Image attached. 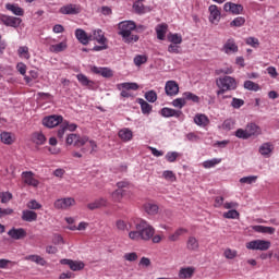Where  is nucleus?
<instances>
[{
	"instance_id": "58",
	"label": "nucleus",
	"mask_w": 279,
	"mask_h": 279,
	"mask_svg": "<svg viewBox=\"0 0 279 279\" xmlns=\"http://www.w3.org/2000/svg\"><path fill=\"white\" fill-rule=\"evenodd\" d=\"M231 106L232 108H235V110H239V108L245 106V100L241 98H232Z\"/></svg>"
},
{
	"instance_id": "7",
	"label": "nucleus",
	"mask_w": 279,
	"mask_h": 279,
	"mask_svg": "<svg viewBox=\"0 0 279 279\" xmlns=\"http://www.w3.org/2000/svg\"><path fill=\"white\" fill-rule=\"evenodd\" d=\"M221 51L227 56H232V53H239V45H236V40L234 38H229L222 46Z\"/></svg>"
},
{
	"instance_id": "11",
	"label": "nucleus",
	"mask_w": 279,
	"mask_h": 279,
	"mask_svg": "<svg viewBox=\"0 0 279 279\" xmlns=\"http://www.w3.org/2000/svg\"><path fill=\"white\" fill-rule=\"evenodd\" d=\"M165 93L168 97H175L180 93V85L175 81H168L165 85Z\"/></svg>"
},
{
	"instance_id": "18",
	"label": "nucleus",
	"mask_w": 279,
	"mask_h": 279,
	"mask_svg": "<svg viewBox=\"0 0 279 279\" xmlns=\"http://www.w3.org/2000/svg\"><path fill=\"white\" fill-rule=\"evenodd\" d=\"M92 73H95V75H101V77H112L114 73L110 68H99V66H92L90 68Z\"/></svg>"
},
{
	"instance_id": "2",
	"label": "nucleus",
	"mask_w": 279,
	"mask_h": 279,
	"mask_svg": "<svg viewBox=\"0 0 279 279\" xmlns=\"http://www.w3.org/2000/svg\"><path fill=\"white\" fill-rule=\"evenodd\" d=\"M135 31L136 23L134 21H122L118 24V36H121L126 45L138 43V35L132 34Z\"/></svg>"
},
{
	"instance_id": "46",
	"label": "nucleus",
	"mask_w": 279,
	"mask_h": 279,
	"mask_svg": "<svg viewBox=\"0 0 279 279\" xmlns=\"http://www.w3.org/2000/svg\"><path fill=\"white\" fill-rule=\"evenodd\" d=\"M0 138L2 143H4V145H12V143H14V138H12V134L8 132H2L0 134Z\"/></svg>"
},
{
	"instance_id": "51",
	"label": "nucleus",
	"mask_w": 279,
	"mask_h": 279,
	"mask_svg": "<svg viewBox=\"0 0 279 279\" xmlns=\"http://www.w3.org/2000/svg\"><path fill=\"white\" fill-rule=\"evenodd\" d=\"M112 202L121 203L123 199V190H116L111 193Z\"/></svg>"
},
{
	"instance_id": "55",
	"label": "nucleus",
	"mask_w": 279,
	"mask_h": 279,
	"mask_svg": "<svg viewBox=\"0 0 279 279\" xmlns=\"http://www.w3.org/2000/svg\"><path fill=\"white\" fill-rule=\"evenodd\" d=\"M26 206L29 210H40V208H43V205H40L36 199L29 201Z\"/></svg>"
},
{
	"instance_id": "19",
	"label": "nucleus",
	"mask_w": 279,
	"mask_h": 279,
	"mask_svg": "<svg viewBox=\"0 0 279 279\" xmlns=\"http://www.w3.org/2000/svg\"><path fill=\"white\" fill-rule=\"evenodd\" d=\"M118 136L123 143H130L134 138V133L132 130L123 128L118 132Z\"/></svg>"
},
{
	"instance_id": "30",
	"label": "nucleus",
	"mask_w": 279,
	"mask_h": 279,
	"mask_svg": "<svg viewBox=\"0 0 279 279\" xmlns=\"http://www.w3.org/2000/svg\"><path fill=\"white\" fill-rule=\"evenodd\" d=\"M274 151V144L271 142H266L259 146V154L262 156H270Z\"/></svg>"
},
{
	"instance_id": "28",
	"label": "nucleus",
	"mask_w": 279,
	"mask_h": 279,
	"mask_svg": "<svg viewBox=\"0 0 279 279\" xmlns=\"http://www.w3.org/2000/svg\"><path fill=\"white\" fill-rule=\"evenodd\" d=\"M167 29H169V25L166 23L158 24L155 28L158 40H165V36H167Z\"/></svg>"
},
{
	"instance_id": "8",
	"label": "nucleus",
	"mask_w": 279,
	"mask_h": 279,
	"mask_svg": "<svg viewBox=\"0 0 279 279\" xmlns=\"http://www.w3.org/2000/svg\"><path fill=\"white\" fill-rule=\"evenodd\" d=\"M60 14L75 15L82 12V5L69 3L59 9Z\"/></svg>"
},
{
	"instance_id": "52",
	"label": "nucleus",
	"mask_w": 279,
	"mask_h": 279,
	"mask_svg": "<svg viewBox=\"0 0 279 279\" xmlns=\"http://www.w3.org/2000/svg\"><path fill=\"white\" fill-rule=\"evenodd\" d=\"M178 158H180V153H178V151H168L166 154V160L168 162H175V160H178Z\"/></svg>"
},
{
	"instance_id": "62",
	"label": "nucleus",
	"mask_w": 279,
	"mask_h": 279,
	"mask_svg": "<svg viewBox=\"0 0 279 279\" xmlns=\"http://www.w3.org/2000/svg\"><path fill=\"white\" fill-rule=\"evenodd\" d=\"M246 45H248L250 47H254L256 49V47H258V45H260V41H258V38L255 37H248L245 39Z\"/></svg>"
},
{
	"instance_id": "35",
	"label": "nucleus",
	"mask_w": 279,
	"mask_h": 279,
	"mask_svg": "<svg viewBox=\"0 0 279 279\" xmlns=\"http://www.w3.org/2000/svg\"><path fill=\"white\" fill-rule=\"evenodd\" d=\"M32 141L35 145H45V143H47V137L43 132H35L32 135Z\"/></svg>"
},
{
	"instance_id": "60",
	"label": "nucleus",
	"mask_w": 279,
	"mask_h": 279,
	"mask_svg": "<svg viewBox=\"0 0 279 279\" xmlns=\"http://www.w3.org/2000/svg\"><path fill=\"white\" fill-rule=\"evenodd\" d=\"M1 204H8L12 199V193L10 192H1L0 193Z\"/></svg>"
},
{
	"instance_id": "32",
	"label": "nucleus",
	"mask_w": 279,
	"mask_h": 279,
	"mask_svg": "<svg viewBox=\"0 0 279 279\" xmlns=\"http://www.w3.org/2000/svg\"><path fill=\"white\" fill-rule=\"evenodd\" d=\"M181 116H182V111L180 110H175L167 107L161 109V117H166V118L175 117L177 119H179V117Z\"/></svg>"
},
{
	"instance_id": "15",
	"label": "nucleus",
	"mask_w": 279,
	"mask_h": 279,
	"mask_svg": "<svg viewBox=\"0 0 279 279\" xmlns=\"http://www.w3.org/2000/svg\"><path fill=\"white\" fill-rule=\"evenodd\" d=\"M208 10L210 23H219L221 21V10L219 7H217V4H211Z\"/></svg>"
},
{
	"instance_id": "1",
	"label": "nucleus",
	"mask_w": 279,
	"mask_h": 279,
	"mask_svg": "<svg viewBox=\"0 0 279 279\" xmlns=\"http://www.w3.org/2000/svg\"><path fill=\"white\" fill-rule=\"evenodd\" d=\"M156 234V229L147 220L141 219L135 225V230L129 232L131 241H151Z\"/></svg>"
},
{
	"instance_id": "63",
	"label": "nucleus",
	"mask_w": 279,
	"mask_h": 279,
	"mask_svg": "<svg viewBox=\"0 0 279 279\" xmlns=\"http://www.w3.org/2000/svg\"><path fill=\"white\" fill-rule=\"evenodd\" d=\"M124 260H128L129 263H134V260H138V254L136 253H125L124 254Z\"/></svg>"
},
{
	"instance_id": "37",
	"label": "nucleus",
	"mask_w": 279,
	"mask_h": 279,
	"mask_svg": "<svg viewBox=\"0 0 279 279\" xmlns=\"http://www.w3.org/2000/svg\"><path fill=\"white\" fill-rule=\"evenodd\" d=\"M17 56L19 58H22V60H29V58H32V54L29 53V47L27 46L19 47Z\"/></svg>"
},
{
	"instance_id": "36",
	"label": "nucleus",
	"mask_w": 279,
	"mask_h": 279,
	"mask_svg": "<svg viewBox=\"0 0 279 279\" xmlns=\"http://www.w3.org/2000/svg\"><path fill=\"white\" fill-rule=\"evenodd\" d=\"M168 43H171L172 45H182V35L178 33H169L167 35Z\"/></svg>"
},
{
	"instance_id": "50",
	"label": "nucleus",
	"mask_w": 279,
	"mask_h": 279,
	"mask_svg": "<svg viewBox=\"0 0 279 279\" xmlns=\"http://www.w3.org/2000/svg\"><path fill=\"white\" fill-rule=\"evenodd\" d=\"M162 178H165V180H167L168 182H175V180H178V178L175 177V173H173V171L171 170L163 171Z\"/></svg>"
},
{
	"instance_id": "40",
	"label": "nucleus",
	"mask_w": 279,
	"mask_h": 279,
	"mask_svg": "<svg viewBox=\"0 0 279 279\" xmlns=\"http://www.w3.org/2000/svg\"><path fill=\"white\" fill-rule=\"evenodd\" d=\"M137 104H140L143 114H149V112H151L153 107L149 102L145 101V99L138 98Z\"/></svg>"
},
{
	"instance_id": "57",
	"label": "nucleus",
	"mask_w": 279,
	"mask_h": 279,
	"mask_svg": "<svg viewBox=\"0 0 279 279\" xmlns=\"http://www.w3.org/2000/svg\"><path fill=\"white\" fill-rule=\"evenodd\" d=\"M172 106H173L174 108H179L180 110H182V108L186 106V101L184 100V97H182V98H175V99L172 101Z\"/></svg>"
},
{
	"instance_id": "41",
	"label": "nucleus",
	"mask_w": 279,
	"mask_h": 279,
	"mask_svg": "<svg viewBox=\"0 0 279 279\" xmlns=\"http://www.w3.org/2000/svg\"><path fill=\"white\" fill-rule=\"evenodd\" d=\"M144 209L145 213H147V215H158V205L154 204V203H146L144 205Z\"/></svg>"
},
{
	"instance_id": "16",
	"label": "nucleus",
	"mask_w": 279,
	"mask_h": 279,
	"mask_svg": "<svg viewBox=\"0 0 279 279\" xmlns=\"http://www.w3.org/2000/svg\"><path fill=\"white\" fill-rule=\"evenodd\" d=\"M119 88H123L121 92V97L130 98L132 97V94L128 90H138V85L136 83H122L119 85Z\"/></svg>"
},
{
	"instance_id": "39",
	"label": "nucleus",
	"mask_w": 279,
	"mask_h": 279,
	"mask_svg": "<svg viewBox=\"0 0 279 279\" xmlns=\"http://www.w3.org/2000/svg\"><path fill=\"white\" fill-rule=\"evenodd\" d=\"M25 260H31L32 263H36V265H40L41 267H45V265H47V260L40 257V255H28L25 257Z\"/></svg>"
},
{
	"instance_id": "47",
	"label": "nucleus",
	"mask_w": 279,
	"mask_h": 279,
	"mask_svg": "<svg viewBox=\"0 0 279 279\" xmlns=\"http://www.w3.org/2000/svg\"><path fill=\"white\" fill-rule=\"evenodd\" d=\"M243 25H245V17L243 16H238L230 22V27H243Z\"/></svg>"
},
{
	"instance_id": "14",
	"label": "nucleus",
	"mask_w": 279,
	"mask_h": 279,
	"mask_svg": "<svg viewBox=\"0 0 279 279\" xmlns=\"http://www.w3.org/2000/svg\"><path fill=\"white\" fill-rule=\"evenodd\" d=\"M225 12H229L230 14H243V4H236L233 2H227L223 4Z\"/></svg>"
},
{
	"instance_id": "29",
	"label": "nucleus",
	"mask_w": 279,
	"mask_h": 279,
	"mask_svg": "<svg viewBox=\"0 0 279 279\" xmlns=\"http://www.w3.org/2000/svg\"><path fill=\"white\" fill-rule=\"evenodd\" d=\"M186 232H189L187 229L179 228L168 236V241H170L171 243H175V241H180V236L186 234Z\"/></svg>"
},
{
	"instance_id": "43",
	"label": "nucleus",
	"mask_w": 279,
	"mask_h": 279,
	"mask_svg": "<svg viewBox=\"0 0 279 279\" xmlns=\"http://www.w3.org/2000/svg\"><path fill=\"white\" fill-rule=\"evenodd\" d=\"M144 97L149 104H156V101H158V94H156L154 89L146 92Z\"/></svg>"
},
{
	"instance_id": "42",
	"label": "nucleus",
	"mask_w": 279,
	"mask_h": 279,
	"mask_svg": "<svg viewBox=\"0 0 279 279\" xmlns=\"http://www.w3.org/2000/svg\"><path fill=\"white\" fill-rule=\"evenodd\" d=\"M183 99H184V101H193V104H199V96H197L191 92H184Z\"/></svg>"
},
{
	"instance_id": "64",
	"label": "nucleus",
	"mask_w": 279,
	"mask_h": 279,
	"mask_svg": "<svg viewBox=\"0 0 279 279\" xmlns=\"http://www.w3.org/2000/svg\"><path fill=\"white\" fill-rule=\"evenodd\" d=\"M16 71H19V73H21L22 75H26L27 73V65L23 62H19L16 64Z\"/></svg>"
},
{
	"instance_id": "27",
	"label": "nucleus",
	"mask_w": 279,
	"mask_h": 279,
	"mask_svg": "<svg viewBox=\"0 0 279 279\" xmlns=\"http://www.w3.org/2000/svg\"><path fill=\"white\" fill-rule=\"evenodd\" d=\"M75 36L76 39L82 44V45H88L90 37L86 34V32L82 28H77L75 31Z\"/></svg>"
},
{
	"instance_id": "4",
	"label": "nucleus",
	"mask_w": 279,
	"mask_h": 279,
	"mask_svg": "<svg viewBox=\"0 0 279 279\" xmlns=\"http://www.w3.org/2000/svg\"><path fill=\"white\" fill-rule=\"evenodd\" d=\"M216 86H218L219 90L217 92V95H223L225 93H228V90H236L238 84L236 80L232 76H223L219 77L216 81Z\"/></svg>"
},
{
	"instance_id": "26",
	"label": "nucleus",
	"mask_w": 279,
	"mask_h": 279,
	"mask_svg": "<svg viewBox=\"0 0 279 279\" xmlns=\"http://www.w3.org/2000/svg\"><path fill=\"white\" fill-rule=\"evenodd\" d=\"M252 230H254V232H258L259 234H274L276 232V228L260 225L253 226Z\"/></svg>"
},
{
	"instance_id": "34",
	"label": "nucleus",
	"mask_w": 279,
	"mask_h": 279,
	"mask_svg": "<svg viewBox=\"0 0 279 279\" xmlns=\"http://www.w3.org/2000/svg\"><path fill=\"white\" fill-rule=\"evenodd\" d=\"M76 80L80 82L82 86H87V88H93V86H95V82L88 80V76L85 74H77Z\"/></svg>"
},
{
	"instance_id": "3",
	"label": "nucleus",
	"mask_w": 279,
	"mask_h": 279,
	"mask_svg": "<svg viewBox=\"0 0 279 279\" xmlns=\"http://www.w3.org/2000/svg\"><path fill=\"white\" fill-rule=\"evenodd\" d=\"M66 145H73L74 147H83V145H90L92 151H95V147H97V142L88 138V136L80 134L71 133L66 136L65 140Z\"/></svg>"
},
{
	"instance_id": "54",
	"label": "nucleus",
	"mask_w": 279,
	"mask_h": 279,
	"mask_svg": "<svg viewBox=\"0 0 279 279\" xmlns=\"http://www.w3.org/2000/svg\"><path fill=\"white\" fill-rule=\"evenodd\" d=\"M258 180L257 175H250V177H244L240 179L241 184H254Z\"/></svg>"
},
{
	"instance_id": "10",
	"label": "nucleus",
	"mask_w": 279,
	"mask_h": 279,
	"mask_svg": "<svg viewBox=\"0 0 279 279\" xmlns=\"http://www.w3.org/2000/svg\"><path fill=\"white\" fill-rule=\"evenodd\" d=\"M71 206H75V198L73 197L60 198L54 202V208L58 210H66Z\"/></svg>"
},
{
	"instance_id": "53",
	"label": "nucleus",
	"mask_w": 279,
	"mask_h": 279,
	"mask_svg": "<svg viewBox=\"0 0 279 279\" xmlns=\"http://www.w3.org/2000/svg\"><path fill=\"white\" fill-rule=\"evenodd\" d=\"M235 136L236 138H242L243 141H247V138H250V135L247 133V129H238L235 131Z\"/></svg>"
},
{
	"instance_id": "49",
	"label": "nucleus",
	"mask_w": 279,
	"mask_h": 279,
	"mask_svg": "<svg viewBox=\"0 0 279 279\" xmlns=\"http://www.w3.org/2000/svg\"><path fill=\"white\" fill-rule=\"evenodd\" d=\"M220 162H221V159L214 158V159L204 161L203 167L205 169H213V167H215L216 165H219Z\"/></svg>"
},
{
	"instance_id": "5",
	"label": "nucleus",
	"mask_w": 279,
	"mask_h": 279,
	"mask_svg": "<svg viewBox=\"0 0 279 279\" xmlns=\"http://www.w3.org/2000/svg\"><path fill=\"white\" fill-rule=\"evenodd\" d=\"M246 250L267 252L271 247V242L267 240H253L246 243Z\"/></svg>"
},
{
	"instance_id": "56",
	"label": "nucleus",
	"mask_w": 279,
	"mask_h": 279,
	"mask_svg": "<svg viewBox=\"0 0 279 279\" xmlns=\"http://www.w3.org/2000/svg\"><path fill=\"white\" fill-rule=\"evenodd\" d=\"M168 52L169 53H182V47H180V45L178 44H170L168 46Z\"/></svg>"
},
{
	"instance_id": "6",
	"label": "nucleus",
	"mask_w": 279,
	"mask_h": 279,
	"mask_svg": "<svg viewBox=\"0 0 279 279\" xmlns=\"http://www.w3.org/2000/svg\"><path fill=\"white\" fill-rule=\"evenodd\" d=\"M64 118L62 116H58V114H52V116H48L45 117L43 119V125H45V128H57V125H60V123H63Z\"/></svg>"
},
{
	"instance_id": "21",
	"label": "nucleus",
	"mask_w": 279,
	"mask_h": 279,
	"mask_svg": "<svg viewBox=\"0 0 279 279\" xmlns=\"http://www.w3.org/2000/svg\"><path fill=\"white\" fill-rule=\"evenodd\" d=\"M246 132L248 138H252V136H260V134H263V130L256 123H248L246 125Z\"/></svg>"
},
{
	"instance_id": "44",
	"label": "nucleus",
	"mask_w": 279,
	"mask_h": 279,
	"mask_svg": "<svg viewBox=\"0 0 279 279\" xmlns=\"http://www.w3.org/2000/svg\"><path fill=\"white\" fill-rule=\"evenodd\" d=\"M244 88H246V90H254V93H258V90H260V85L253 81H245Z\"/></svg>"
},
{
	"instance_id": "9",
	"label": "nucleus",
	"mask_w": 279,
	"mask_h": 279,
	"mask_svg": "<svg viewBox=\"0 0 279 279\" xmlns=\"http://www.w3.org/2000/svg\"><path fill=\"white\" fill-rule=\"evenodd\" d=\"M0 21L7 27H14V28L19 27L21 23H23V20L21 17H14L10 15H1Z\"/></svg>"
},
{
	"instance_id": "45",
	"label": "nucleus",
	"mask_w": 279,
	"mask_h": 279,
	"mask_svg": "<svg viewBox=\"0 0 279 279\" xmlns=\"http://www.w3.org/2000/svg\"><path fill=\"white\" fill-rule=\"evenodd\" d=\"M223 256L228 260H234V258H236V256H239V252L236 250L226 248L223 252Z\"/></svg>"
},
{
	"instance_id": "22",
	"label": "nucleus",
	"mask_w": 279,
	"mask_h": 279,
	"mask_svg": "<svg viewBox=\"0 0 279 279\" xmlns=\"http://www.w3.org/2000/svg\"><path fill=\"white\" fill-rule=\"evenodd\" d=\"M5 10H8L9 12H12V14H14L15 16H24L25 15V10H23V8H21L16 3H7Z\"/></svg>"
},
{
	"instance_id": "13",
	"label": "nucleus",
	"mask_w": 279,
	"mask_h": 279,
	"mask_svg": "<svg viewBox=\"0 0 279 279\" xmlns=\"http://www.w3.org/2000/svg\"><path fill=\"white\" fill-rule=\"evenodd\" d=\"M61 265H68L72 271H82L84 269L85 264L84 262H77L73 259H61L60 260Z\"/></svg>"
},
{
	"instance_id": "25",
	"label": "nucleus",
	"mask_w": 279,
	"mask_h": 279,
	"mask_svg": "<svg viewBox=\"0 0 279 279\" xmlns=\"http://www.w3.org/2000/svg\"><path fill=\"white\" fill-rule=\"evenodd\" d=\"M106 206H108V199H106V198H98V199L94 201L93 203H89L87 205V208L89 210H97V208H104Z\"/></svg>"
},
{
	"instance_id": "59",
	"label": "nucleus",
	"mask_w": 279,
	"mask_h": 279,
	"mask_svg": "<svg viewBox=\"0 0 279 279\" xmlns=\"http://www.w3.org/2000/svg\"><path fill=\"white\" fill-rule=\"evenodd\" d=\"M222 217L225 219H238L239 213L235 209H231L227 213H223Z\"/></svg>"
},
{
	"instance_id": "61",
	"label": "nucleus",
	"mask_w": 279,
	"mask_h": 279,
	"mask_svg": "<svg viewBox=\"0 0 279 279\" xmlns=\"http://www.w3.org/2000/svg\"><path fill=\"white\" fill-rule=\"evenodd\" d=\"M133 10H135L137 14H145V5L143 2H134Z\"/></svg>"
},
{
	"instance_id": "17",
	"label": "nucleus",
	"mask_w": 279,
	"mask_h": 279,
	"mask_svg": "<svg viewBox=\"0 0 279 279\" xmlns=\"http://www.w3.org/2000/svg\"><path fill=\"white\" fill-rule=\"evenodd\" d=\"M8 235L11 239H14V241H21V239H25V236H27V231H25L23 228H12L8 231Z\"/></svg>"
},
{
	"instance_id": "20",
	"label": "nucleus",
	"mask_w": 279,
	"mask_h": 279,
	"mask_svg": "<svg viewBox=\"0 0 279 279\" xmlns=\"http://www.w3.org/2000/svg\"><path fill=\"white\" fill-rule=\"evenodd\" d=\"M195 276V267L189 266V267H182L179 270V278L180 279H191Z\"/></svg>"
},
{
	"instance_id": "48",
	"label": "nucleus",
	"mask_w": 279,
	"mask_h": 279,
	"mask_svg": "<svg viewBox=\"0 0 279 279\" xmlns=\"http://www.w3.org/2000/svg\"><path fill=\"white\" fill-rule=\"evenodd\" d=\"M133 62H134L135 66H141V65L147 63V56L136 54Z\"/></svg>"
},
{
	"instance_id": "33",
	"label": "nucleus",
	"mask_w": 279,
	"mask_h": 279,
	"mask_svg": "<svg viewBox=\"0 0 279 279\" xmlns=\"http://www.w3.org/2000/svg\"><path fill=\"white\" fill-rule=\"evenodd\" d=\"M93 38L97 41L98 45H106V43H108L106 35H104V31L99 28L94 31Z\"/></svg>"
},
{
	"instance_id": "38",
	"label": "nucleus",
	"mask_w": 279,
	"mask_h": 279,
	"mask_svg": "<svg viewBox=\"0 0 279 279\" xmlns=\"http://www.w3.org/2000/svg\"><path fill=\"white\" fill-rule=\"evenodd\" d=\"M69 46L66 45V40H63L57 45H51L50 46V51L52 53H60L62 51H65V49L68 48Z\"/></svg>"
},
{
	"instance_id": "23",
	"label": "nucleus",
	"mask_w": 279,
	"mask_h": 279,
	"mask_svg": "<svg viewBox=\"0 0 279 279\" xmlns=\"http://www.w3.org/2000/svg\"><path fill=\"white\" fill-rule=\"evenodd\" d=\"M194 123H196V125H199V128H206L210 124V120L207 118L206 114L197 113L194 117Z\"/></svg>"
},
{
	"instance_id": "12",
	"label": "nucleus",
	"mask_w": 279,
	"mask_h": 279,
	"mask_svg": "<svg viewBox=\"0 0 279 279\" xmlns=\"http://www.w3.org/2000/svg\"><path fill=\"white\" fill-rule=\"evenodd\" d=\"M22 180L24 184H27L28 186H34V189L38 187V184H40V181L38 179L34 178V172L26 171L22 173Z\"/></svg>"
},
{
	"instance_id": "31",
	"label": "nucleus",
	"mask_w": 279,
	"mask_h": 279,
	"mask_svg": "<svg viewBox=\"0 0 279 279\" xmlns=\"http://www.w3.org/2000/svg\"><path fill=\"white\" fill-rule=\"evenodd\" d=\"M36 219H38V214H36V211L28 209L22 211L23 221H28L29 223H32V221H36Z\"/></svg>"
},
{
	"instance_id": "24",
	"label": "nucleus",
	"mask_w": 279,
	"mask_h": 279,
	"mask_svg": "<svg viewBox=\"0 0 279 279\" xmlns=\"http://www.w3.org/2000/svg\"><path fill=\"white\" fill-rule=\"evenodd\" d=\"M186 250L189 252H197L199 250V241L195 236H189L186 241Z\"/></svg>"
}]
</instances>
